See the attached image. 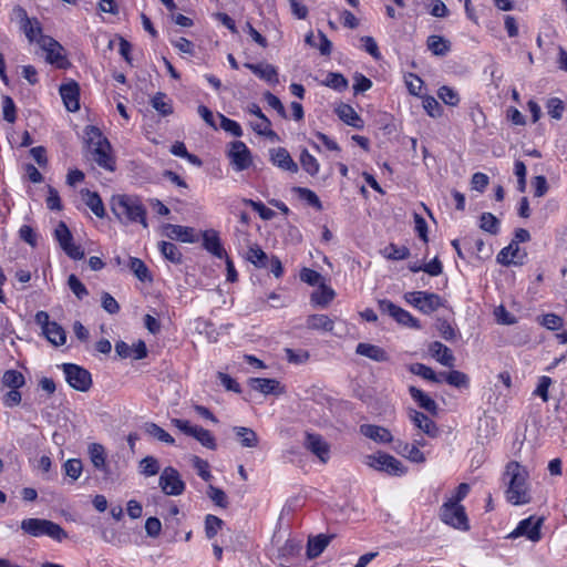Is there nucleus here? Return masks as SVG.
<instances>
[{
    "mask_svg": "<svg viewBox=\"0 0 567 567\" xmlns=\"http://www.w3.org/2000/svg\"><path fill=\"white\" fill-rule=\"evenodd\" d=\"M503 481L506 485L505 497L508 503L522 506L532 502L529 473L516 461L506 464Z\"/></svg>",
    "mask_w": 567,
    "mask_h": 567,
    "instance_id": "obj_1",
    "label": "nucleus"
},
{
    "mask_svg": "<svg viewBox=\"0 0 567 567\" xmlns=\"http://www.w3.org/2000/svg\"><path fill=\"white\" fill-rule=\"evenodd\" d=\"M85 142L94 162L99 166L113 172L115 169V159L111 155L112 147L99 127L90 125L85 128Z\"/></svg>",
    "mask_w": 567,
    "mask_h": 567,
    "instance_id": "obj_2",
    "label": "nucleus"
},
{
    "mask_svg": "<svg viewBox=\"0 0 567 567\" xmlns=\"http://www.w3.org/2000/svg\"><path fill=\"white\" fill-rule=\"evenodd\" d=\"M112 212L123 221H138L147 228L146 210L138 198L118 195L112 198Z\"/></svg>",
    "mask_w": 567,
    "mask_h": 567,
    "instance_id": "obj_3",
    "label": "nucleus"
},
{
    "mask_svg": "<svg viewBox=\"0 0 567 567\" xmlns=\"http://www.w3.org/2000/svg\"><path fill=\"white\" fill-rule=\"evenodd\" d=\"M21 529L33 536L39 537L42 535H47L55 540L61 542L62 539L68 537L65 530L56 523L40 519V518H27L21 522Z\"/></svg>",
    "mask_w": 567,
    "mask_h": 567,
    "instance_id": "obj_4",
    "label": "nucleus"
},
{
    "mask_svg": "<svg viewBox=\"0 0 567 567\" xmlns=\"http://www.w3.org/2000/svg\"><path fill=\"white\" fill-rule=\"evenodd\" d=\"M62 370L65 374V380L69 385L80 392H87L92 386V378L91 373L73 363H64L62 364Z\"/></svg>",
    "mask_w": 567,
    "mask_h": 567,
    "instance_id": "obj_5",
    "label": "nucleus"
},
{
    "mask_svg": "<svg viewBox=\"0 0 567 567\" xmlns=\"http://www.w3.org/2000/svg\"><path fill=\"white\" fill-rule=\"evenodd\" d=\"M545 517L529 516L520 520L517 527L508 534V538L526 537L533 543H537L542 539V527L544 525Z\"/></svg>",
    "mask_w": 567,
    "mask_h": 567,
    "instance_id": "obj_6",
    "label": "nucleus"
},
{
    "mask_svg": "<svg viewBox=\"0 0 567 567\" xmlns=\"http://www.w3.org/2000/svg\"><path fill=\"white\" fill-rule=\"evenodd\" d=\"M440 515L445 524L463 530L468 529L467 516L461 504L446 501L441 507Z\"/></svg>",
    "mask_w": 567,
    "mask_h": 567,
    "instance_id": "obj_7",
    "label": "nucleus"
},
{
    "mask_svg": "<svg viewBox=\"0 0 567 567\" xmlns=\"http://www.w3.org/2000/svg\"><path fill=\"white\" fill-rule=\"evenodd\" d=\"M367 465L377 471H384L391 475H402L405 473V468L402 463L394 456L386 453L369 455L367 457Z\"/></svg>",
    "mask_w": 567,
    "mask_h": 567,
    "instance_id": "obj_8",
    "label": "nucleus"
},
{
    "mask_svg": "<svg viewBox=\"0 0 567 567\" xmlns=\"http://www.w3.org/2000/svg\"><path fill=\"white\" fill-rule=\"evenodd\" d=\"M405 299L424 313H432L443 306L439 295L426 291L409 292L405 295Z\"/></svg>",
    "mask_w": 567,
    "mask_h": 567,
    "instance_id": "obj_9",
    "label": "nucleus"
},
{
    "mask_svg": "<svg viewBox=\"0 0 567 567\" xmlns=\"http://www.w3.org/2000/svg\"><path fill=\"white\" fill-rule=\"evenodd\" d=\"M159 487L166 495L177 496L185 491V483L178 471L172 466L165 467L158 480Z\"/></svg>",
    "mask_w": 567,
    "mask_h": 567,
    "instance_id": "obj_10",
    "label": "nucleus"
},
{
    "mask_svg": "<svg viewBox=\"0 0 567 567\" xmlns=\"http://www.w3.org/2000/svg\"><path fill=\"white\" fill-rule=\"evenodd\" d=\"M54 234L60 247L70 258L80 260L84 257L83 249L72 243L73 237L65 223L60 221Z\"/></svg>",
    "mask_w": 567,
    "mask_h": 567,
    "instance_id": "obj_11",
    "label": "nucleus"
},
{
    "mask_svg": "<svg viewBox=\"0 0 567 567\" xmlns=\"http://www.w3.org/2000/svg\"><path fill=\"white\" fill-rule=\"evenodd\" d=\"M38 44L47 53V61L49 63H54L59 68H64V49L58 41H55L53 38L49 35L40 34V38L38 39Z\"/></svg>",
    "mask_w": 567,
    "mask_h": 567,
    "instance_id": "obj_12",
    "label": "nucleus"
},
{
    "mask_svg": "<svg viewBox=\"0 0 567 567\" xmlns=\"http://www.w3.org/2000/svg\"><path fill=\"white\" fill-rule=\"evenodd\" d=\"M228 156L231 165L238 172L247 169L252 163L250 151L241 141L230 143Z\"/></svg>",
    "mask_w": 567,
    "mask_h": 567,
    "instance_id": "obj_13",
    "label": "nucleus"
},
{
    "mask_svg": "<svg viewBox=\"0 0 567 567\" xmlns=\"http://www.w3.org/2000/svg\"><path fill=\"white\" fill-rule=\"evenodd\" d=\"M379 307L382 311L388 312L391 317H393L400 324L411 328H420L417 319H415L410 312L395 306L392 301L380 300Z\"/></svg>",
    "mask_w": 567,
    "mask_h": 567,
    "instance_id": "obj_14",
    "label": "nucleus"
},
{
    "mask_svg": "<svg viewBox=\"0 0 567 567\" xmlns=\"http://www.w3.org/2000/svg\"><path fill=\"white\" fill-rule=\"evenodd\" d=\"M305 446L313 453L322 463L329 460L330 445L322 439L321 435L315 433H307Z\"/></svg>",
    "mask_w": 567,
    "mask_h": 567,
    "instance_id": "obj_15",
    "label": "nucleus"
},
{
    "mask_svg": "<svg viewBox=\"0 0 567 567\" xmlns=\"http://www.w3.org/2000/svg\"><path fill=\"white\" fill-rule=\"evenodd\" d=\"M526 252L522 251L516 241H511L507 247H504L497 255V261L501 265H523Z\"/></svg>",
    "mask_w": 567,
    "mask_h": 567,
    "instance_id": "obj_16",
    "label": "nucleus"
},
{
    "mask_svg": "<svg viewBox=\"0 0 567 567\" xmlns=\"http://www.w3.org/2000/svg\"><path fill=\"white\" fill-rule=\"evenodd\" d=\"M60 94L68 111L76 112L80 109V86L75 81L62 84Z\"/></svg>",
    "mask_w": 567,
    "mask_h": 567,
    "instance_id": "obj_17",
    "label": "nucleus"
},
{
    "mask_svg": "<svg viewBox=\"0 0 567 567\" xmlns=\"http://www.w3.org/2000/svg\"><path fill=\"white\" fill-rule=\"evenodd\" d=\"M410 420L413 424L420 429L424 434L430 437H436L440 434V430L434 421H432L427 415L416 410H410L409 412Z\"/></svg>",
    "mask_w": 567,
    "mask_h": 567,
    "instance_id": "obj_18",
    "label": "nucleus"
},
{
    "mask_svg": "<svg viewBox=\"0 0 567 567\" xmlns=\"http://www.w3.org/2000/svg\"><path fill=\"white\" fill-rule=\"evenodd\" d=\"M244 66L250 70L258 78L265 80L270 84L279 83L277 69L272 64H269L267 62L256 64L247 62L244 64Z\"/></svg>",
    "mask_w": 567,
    "mask_h": 567,
    "instance_id": "obj_19",
    "label": "nucleus"
},
{
    "mask_svg": "<svg viewBox=\"0 0 567 567\" xmlns=\"http://www.w3.org/2000/svg\"><path fill=\"white\" fill-rule=\"evenodd\" d=\"M270 159L274 165L284 171L291 173L298 172V165L290 156L289 152L284 147H277L270 151Z\"/></svg>",
    "mask_w": 567,
    "mask_h": 567,
    "instance_id": "obj_20",
    "label": "nucleus"
},
{
    "mask_svg": "<svg viewBox=\"0 0 567 567\" xmlns=\"http://www.w3.org/2000/svg\"><path fill=\"white\" fill-rule=\"evenodd\" d=\"M429 351L433 358L442 365L453 368L455 365V357L451 349L440 341L430 344Z\"/></svg>",
    "mask_w": 567,
    "mask_h": 567,
    "instance_id": "obj_21",
    "label": "nucleus"
},
{
    "mask_svg": "<svg viewBox=\"0 0 567 567\" xmlns=\"http://www.w3.org/2000/svg\"><path fill=\"white\" fill-rule=\"evenodd\" d=\"M360 433L378 443H390L393 441V436L388 429L374 424L361 425Z\"/></svg>",
    "mask_w": 567,
    "mask_h": 567,
    "instance_id": "obj_22",
    "label": "nucleus"
},
{
    "mask_svg": "<svg viewBox=\"0 0 567 567\" xmlns=\"http://www.w3.org/2000/svg\"><path fill=\"white\" fill-rule=\"evenodd\" d=\"M164 235L172 238L178 239L183 243H195L197 240L194 229L192 227L167 224L164 226Z\"/></svg>",
    "mask_w": 567,
    "mask_h": 567,
    "instance_id": "obj_23",
    "label": "nucleus"
},
{
    "mask_svg": "<svg viewBox=\"0 0 567 567\" xmlns=\"http://www.w3.org/2000/svg\"><path fill=\"white\" fill-rule=\"evenodd\" d=\"M204 248L217 258H224L226 250L221 246L218 233L216 230H205L203 233Z\"/></svg>",
    "mask_w": 567,
    "mask_h": 567,
    "instance_id": "obj_24",
    "label": "nucleus"
},
{
    "mask_svg": "<svg viewBox=\"0 0 567 567\" xmlns=\"http://www.w3.org/2000/svg\"><path fill=\"white\" fill-rule=\"evenodd\" d=\"M233 431L239 444L245 449H256L259 445L257 433L246 426H234Z\"/></svg>",
    "mask_w": 567,
    "mask_h": 567,
    "instance_id": "obj_25",
    "label": "nucleus"
},
{
    "mask_svg": "<svg viewBox=\"0 0 567 567\" xmlns=\"http://www.w3.org/2000/svg\"><path fill=\"white\" fill-rule=\"evenodd\" d=\"M249 384L254 390H257L264 394H281L284 393V389L280 388L279 381L275 379H266V378H251L249 380Z\"/></svg>",
    "mask_w": 567,
    "mask_h": 567,
    "instance_id": "obj_26",
    "label": "nucleus"
},
{
    "mask_svg": "<svg viewBox=\"0 0 567 567\" xmlns=\"http://www.w3.org/2000/svg\"><path fill=\"white\" fill-rule=\"evenodd\" d=\"M355 352L377 362L389 360L386 352L379 346L361 342L357 346Z\"/></svg>",
    "mask_w": 567,
    "mask_h": 567,
    "instance_id": "obj_27",
    "label": "nucleus"
},
{
    "mask_svg": "<svg viewBox=\"0 0 567 567\" xmlns=\"http://www.w3.org/2000/svg\"><path fill=\"white\" fill-rule=\"evenodd\" d=\"M336 112L346 124L355 128L363 127V121L351 105L341 104L337 107Z\"/></svg>",
    "mask_w": 567,
    "mask_h": 567,
    "instance_id": "obj_28",
    "label": "nucleus"
},
{
    "mask_svg": "<svg viewBox=\"0 0 567 567\" xmlns=\"http://www.w3.org/2000/svg\"><path fill=\"white\" fill-rule=\"evenodd\" d=\"M81 194L86 206L90 207L93 214L99 218H103L105 215V209L100 195L89 189H82Z\"/></svg>",
    "mask_w": 567,
    "mask_h": 567,
    "instance_id": "obj_29",
    "label": "nucleus"
},
{
    "mask_svg": "<svg viewBox=\"0 0 567 567\" xmlns=\"http://www.w3.org/2000/svg\"><path fill=\"white\" fill-rule=\"evenodd\" d=\"M42 334L47 338V340L53 344L54 347H60L65 344L66 342V333L61 324L58 322H52L50 327H48Z\"/></svg>",
    "mask_w": 567,
    "mask_h": 567,
    "instance_id": "obj_30",
    "label": "nucleus"
},
{
    "mask_svg": "<svg viewBox=\"0 0 567 567\" xmlns=\"http://www.w3.org/2000/svg\"><path fill=\"white\" fill-rule=\"evenodd\" d=\"M332 536L327 535H318L316 537L309 538L307 545V555L309 558H316L321 555V553L329 545Z\"/></svg>",
    "mask_w": 567,
    "mask_h": 567,
    "instance_id": "obj_31",
    "label": "nucleus"
},
{
    "mask_svg": "<svg viewBox=\"0 0 567 567\" xmlns=\"http://www.w3.org/2000/svg\"><path fill=\"white\" fill-rule=\"evenodd\" d=\"M409 392L413 400L416 401L422 409L426 410L432 414L437 413L436 402L433 399H431L427 394H425L423 391L415 386H410Z\"/></svg>",
    "mask_w": 567,
    "mask_h": 567,
    "instance_id": "obj_32",
    "label": "nucleus"
},
{
    "mask_svg": "<svg viewBox=\"0 0 567 567\" xmlns=\"http://www.w3.org/2000/svg\"><path fill=\"white\" fill-rule=\"evenodd\" d=\"M89 455L96 470L106 471V453L102 444L92 443L89 446Z\"/></svg>",
    "mask_w": 567,
    "mask_h": 567,
    "instance_id": "obj_33",
    "label": "nucleus"
},
{
    "mask_svg": "<svg viewBox=\"0 0 567 567\" xmlns=\"http://www.w3.org/2000/svg\"><path fill=\"white\" fill-rule=\"evenodd\" d=\"M334 322L327 315H311L307 318V328L310 330L332 331Z\"/></svg>",
    "mask_w": 567,
    "mask_h": 567,
    "instance_id": "obj_34",
    "label": "nucleus"
},
{
    "mask_svg": "<svg viewBox=\"0 0 567 567\" xmlns=\"http://www.w3.org/2000/svg\"><path fill=\"white\" fill-rule=\"evenodd\" d=\"M440 377L443 378L447 384L455 388H468L470 378L466 373L458 370H451L450 372H442Z\"/></svg>",
    "mask_w": 567,
    "mask_h": 567,
    "instance_id": "obj_35",
    "label": "nucleus"
},
{
    "mask_svg": "<svg viewBox=\"0 0 567 567\" xmlns=\"http://www.w3.org/2000/svg\"><path fill=\"white\" fill-rule=\"evenodd\" d=\"M334 291L324 284L319 285V289L312 292L311 301L320 307H327L334 298Z\"/></svg>",
    "mask_w": 567,
    "mask_h": 567,
    "instance_id": "obj_36",
    "label": "nucleus"
},
{
    "mask_svg": "<svg viewBox=\"0 0 567 567\" xmlns=\"http://www.w3.org/2000/svg\"><path fill=\"white\" fill-rule=\"evenodd\" d=\"M152 106L163 116L171 115L173 113V105L165 93L158 92L151 100Z\"/></svg>",
    "mask_w": 567,
    "mask_h": 567,
    "instance_id": "obj_37",
    "label": "nucleus"
},
{
    "mask_svg": "<svg viewBox=\"0 0 567 567\" xmlns=\"http://www.w3.org/2000/svg\"><path fill=\"white\" fill-rule=\"evenodd\" d=\"M145 432L150 436H152L161 442H164L166 444L173 445L175 443L174 437L169 433H167L164 429H162L159 425H157L156 423H146Z\"/></svg>",
    "mask_w": 567,
    "mask_h": 567,
    "instance_id": "obj_38",
    "label": "nucleus"
},
{
    "mask_svg": "<svg viewBox=\"0 0 567 567\" xmlns=\"http://www.w3.org/2000/svg\"><path fill=\"white\" fill-rule=\"evenodd\" d=\"M195 440H197L206 449L215 451L217 449L216 440L210 431L196 426L194 434L192 435Z\"/></svg>",
    "mask_w": 567,
    "mask_h": 567,
    "instance_id": "obj_39",
    "label": "nucleus"
},
{
    "mask_svg": "<svg viewBox=\"0 0 567 567\" xmlns=\"http://www.w3.org/2000/svg\"><path fill=\"white\" fill-rule=\"evenodd\" d=\"M130 269L141 281H151L152 277L150 275V270L145 262L140 258L131 257L130 258Z\"/></svg>",
    "mask_w": 567,
    "mask_h": 567,
    "instance_id": "obj_40",
    "label": "nucleus"
},
{
    "mask_svg": "<svg viewBox=\"0 0 567 567\" xmlns=\"http://www.w3.org/2000/svg\"><path fill=\"white\" fill-rule=\"evenodd\" d=\"M427 49L435 55H444L449 51V42L440 35H430L426 41Z\"/></svg>",
    "mask_w": 567,
    "mask_h": 567,
    "instance_id": "obj_41",
    "label": "nucleus"
},
{
    "mask_svg": "<svg viewBox=\"0 0 567 567\" xmlns=\"http://www.w3.org/2000/svg\"><path fill=\"white\" fill-rule=\"evenodd\" d=\"M410 371L415 374V375H419L425 380H429V381H432V382H441V377L437 375L432 368L425 365V364H422V363H414V364H411L410 365Z\"/></svg>",
    "mask_w": 567,
    "mask_h": 567,
    "instance_id": "obj_42",
    "label": "nucleus"
},
{
    "mask_svg": "<svg viewBox=\"0 0 567 567\" xmlns=\"http://www.w3.org/2000/svg\"><path fill=\"white\" fill-rule=\"evenodd\" d=\"M2 382L10 389H20L24 385L25 380L21 372L17 370H8L2 377Z\"/></svg>",
    "mask_w": 567,
    "mask_h": 567,
    "instance_id": "obj_43",
    "label": "nucleus"
},
{
    "mask_svg": "<svg viewBox=\"0 0 567 567\" xmlns=\"http://www.w3.org/2000/svg\"><path fill=\"white\" fill-rule=\"evenodd\" d=\"M159 249L162 255L169 261L174 264H179L182 261V254L178 250L177 246L169 241H162L159 244Z\"/></svg>",
    "mask_w": 567,
    "mask_h": 567,
    "instance_id": "obj_44",
    "label": "nucleus"
},
{
    "mask_svg": "<svg viewBox=\"0 0 567 567\" xmlns=\"http://www.w3.org/2000/svg\"><path fill=\"white\" fill-rule=\"evenodd\" d=\"M224 525L223 519L215 515H207L205 517V534L208 539H213L219 530H221Z\"/></svg>",
    "mask_w": 567,
    "mask_h": 567,
    "instance_id": "obj_45",
    "label": "nucleus"
},
{
    "mask_svg": "<svg viewBox=\"0 0 567 567\" xmlns=\"http://www.w3.org/2000/svg\"><path fill=\"white\" fill-rule=\"evenodd\" d=\"M301 167L311 176H315L319 172L318 161L307 151L303 150L300 154Z\"/></svg>",
    "mask_w": 567,
    "mask_h": 567,
    "instance_id": "obj_46",
    "label": "nucleus"
},
{
    "mask_svg": "<svg viewBox=\"0 0 567 567\" xmlns=\"http://www.w3.org/2000/svg\"><path fill=\"white\" fill-rule=\"evenodd\" d=\"M480 227L492 235L498 233L499 220L491 213H483L480 218Z\"/></svg>",
    "mask_w": 567,
    "mask_h": 567,
    "instance_id": "obj_47",
    "label": "nucleus"
},
{
    "mask_svg": "<svg viewBox=\"0 0 567 567\" xmlns=\"http://www.w3.org/2000/svg\"><path fill=\"white\" fill-rule=\"evenodd\" d=\"M206 494L215 505H217L221 508H226L228 506L227 495L219 487H216L214 485H208Z\"/></svg>",
    "mask_w": 567,
    "mask_h": 567,
    "instance_id": "obj_48",
    "label": "nucleus"
},
{
    "mask_svg": "<svg viewBox=\"0 0 567 567\" xmlns=\"http://www.w3.org/2000/svg\"><path fill=\"white\" fill-rule=\"evenodd\" d=\"M247 259L252 262L256 267L264 268L267 266V255L258 246L250 247L247 254Z\"/></svg>",
    "mask_w": 567,
    "mask_h": 567,
    "instance_id": "obj_49",
    "label": "nucleus"
},
{
    "mask_svg": "<svg viewBox=\"0 0 567 567\" xmlns=\"http://www.w3.org/2000/svg\"><path fill=\"white\" fill-rule=\"evenodd\" d=\"M293 190L299 195L301 199H305L312 207L317 208L318 210L322 209V204L319 197L311 189L305 187H296Z\"/></svg>",
    "mask_w": 567,
    "mask_h": 567,
    "instance_id": "obj_50",
    "label": "nucleus"
},
{
    "mask_svg": "<svg viewBox=\"0 0 567 567\" xmlns=\"http://www.w3.org/2000/svg\"><path fill=\"white\" fill-rule=\"evenodd\" d=\"M22 29L24 31L25 37L30 41H37L40 38V34H42V30L40 27V23L37 19H30L27 20L25 23L22 24Z\"/></svg>",
    "mask_w": 567,
    "mask_h": 567,
    "instance_id": "obj_51",
    "label": "nucleus"
},
{
    "mask_svg": "<svg viewBox=\"0 0 567 567\" xmlns=\"http://www.w3.org/2000/svg\"><path fill=\"white\" fill-rule=\"evenodd\" d=\"M2 113L3 118L9 123H14L17 120L16 104L9 95L2 96Z\"/></svg>",
    "mask_w": 567,
    "mask_h": 567,
    "instance_id": "obj_52",
    "label": "nucleus"
},
{
    "mask_svg": "<svg viewBox=\"0 0 567 567\" xmlns=\"http://www.w3.org/2000/svg\"><path fill=\"white\" fill-rule=\"evenodd\" d=\"M141 472L145 476H154L159 472L158 461L154 456H146L140 462Z\"/></svg>",
    "mask_w": 567,
    "mask_h": 567,
    "instance_id": "obj_53",
    "label": "nucleus"
},
{
    "mask_svg": "<svg viewBox=\"0 0 567 567\" xmlns=\"http://www.w3.org/2000/svg\"><path fill=\"white\" fill-rule=\"evenodd\" d=\"M65 475L72 480H78L81 476L83 465L79 458H70L64 463Z\"/></svg>",
    "mask_w": 567,
    "mask_h": 567,
    "instance_id": "obj_54",
    "label": "nucleus"
},
{
    "mask_svg": "<svg viewBox=\"0 0 567 567\" xmlns=\"http://www.w3.org/2000/svg\"><path fill=\"white\" fill-rule=\"evenodd\" d=\"M324 84L338 91H343L348 87V80L340 73L330 72Z\"/></svg>",
    "mask_w": 567,
    "mask_h": 567,
    "instance_id": "obj_55",
    "label": "nucleus"
},
{
    "mask_svg": "<svg viewBox=\"0 0 567 567\" xmlns=\"http://www.w3.org/2000/svg\"><path fill=\"white\" fill-rule=\"evenodd\" d=\"M244 203L246 205H249L254 210H256L259 214L260 218H262L264 220H270L276 215L272 209L266 207L260 202H255L252 199H244Z\"/></svg>",
    "mask_w": 567,
    "mask_h": 567,
    "instance_id": "obj_56",
    "label": "nucleus"
},
{
    "mask_svg": "<svg viewBox=\"0 0 567 567\" xmlns=\"http://www.w3.org/2000/svg\"><path fill=\"white\" fill-rule=\"evenodd\" d=\"M192 464H193L194 468L197 471V474L204 481H209L212 478V474L209 471V464L207 461L200 458L199 456L194 455L192 457Z\"/></svg>",
    "mask_w": 567,
    "mask_h": 567,
    "instance_id": "obj_57",
    "label": "nucleus"
},
{
    "mask_svg": "<svg viewBox=\"0 0 567 567\" xmlns=\"http://www.w3.org/2000/svg\"><path fill=\"white\" fill-rule=\"evenodd\" d=\"M439 97L447 105L455 106L460 102L458 94L450 86H442L437 92Z\"/></svg>",
    "mask_w": 567,
    "mask_h": 567,
    "instance_id": "obj_58",
    "label": "nucleus"
},
{
    "mask_svg": "<svg viewBox=\"0 0 567 567\" xmlns=\"http://www.w3.org/2000/svg\"><path fill=\"white\" fill-rule=\"evenodd\" d=\"M409 255H410V251L404 246L398 247L395 245H390L389 247H386L384 249V256L388 259H392V260H402V259L408 258Z\"/></svg>",
    "mask_w": 567,
    "mask_h": 567,
    "instance_id": "obj_59",
    "label": "nucleus"
},
{
    "mask_svg": "<svg viewBox=\"0 0 567 567\" xmlns=\"http://www.w3.org/2000/svg\"><path fill=\"white\" fill-rule=\"evenodd\" d=\"M270 126H271V123L267 116H261V118H259L258 122L251 124L252 130L257 134L269 136V137H275L276 133L270 128Z\"/></svg>",
    "mask_w": 567,
    "mask_h": 567,
    "instance_id": "obj_60",
    "label": "nucleus"
},
{
    "mask_svg": "<svg viewBox=\"0 0 567 567\" xmlns=\"http://www.w3.org/2000/svg\"><path fill=\"white\" fill-rule=\"evenodd\" d=\"M300 279L310 286H317V285L323 284L322 276L318 271L310 269V268L301 269Z\"/></svg>",
    "mask_w": 567,
    "mask_h": 567,
    "instance_id": "obj_61",
    "label": "nucleus"
},
{
    "mask_svg": "<svg viewBox=\"0 0 567 567\" xmlns=\"http://www.w3.org/2000/svg\"><path fill=\"white\" fill-rule=\"evenodd\" d=\"M219 117H220V126L223 130H225L226 132H229L230 134H233L236 137H240L243 135V130L236 121H233L223 114H219Z\"/></svg>",
    "mask_w": 567,
    "mask_h": 567,
    "instance_id": "obj_62",
    "label": "nucleus"
},
{
    "mask_svg": "<svg viewBox=\"0 0 567 567\" xmlns=\"http://www.w3.org/2000/svg\"><path fill=\"white\" fill-rule=\"evenodd\" d=\"M547 111H548V114L553 117V118H556V120H559L563 116V112H564V103L561 100L557 99V97H553V99H549L548 102H547Z\"/></svg>",
    "mask_w": 567,
    "mask_h": 567,
    "instance_id": "obj_63",
    "label": "nucleus"
},
{
    "mask_svg": "<svg viewBox=\"0 0 567 567\" xmlns=\"http://www.w3.org/2000/svg\"><path fill=\"white\" fill-rule=\"evenodd\" d=\"M540 324L548 330H559L563 327V319L555 313H547L542 317Z\"/></svg>",
    "mask_w": 567,
    "mask_h": 567,
    "instance_id": "obj_64",
    "label": "nucleus"
}]
</instances>
